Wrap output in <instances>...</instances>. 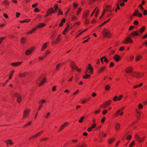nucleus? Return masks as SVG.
<instances>
[{
  "mask_svg": "<svg viewBox=\"0 0 147 147\" xmlns=\"http://www.w3.org/2000/svg\"><path fill=\"white\" fill-rule=\"evenodd\" d=\"M47 81L46 78L42 76L39 77L36 81V83L40 86L43 85Z\"/></svg>",
  "mask_w": 147,
  "mask_h": 147,
  "instance_id": "obj_1",
  "label": "nucleus"
},
{
  "mask_svg": "<svg viewBox=\"0 0 147 147\" xmlns=\"http://www.w3.org/2000/svg\"><path fill=\"white\" fill-rule=\"evenodd\" d=\"M144 73H138L136 71L132 72L130 74L131 76L137 78H141L144 76Z\"/></svg>",
  "mask_w": 147,
  "mask_h": 147,
  "instance_id": "obj_2",
  "label": "nucleus"
},
{
  "mask_svg": "<svg viewBox=\"0 0 147 147\" xmlns=\"http://www.w3.org/2000/svg\"><path fill=\"white\" fill-rule=\"evenodd\" d=\"M102 33L106 38H110L111 36V34L110 33V31L107 29L104 28L102 31Z\"/></svg>",
  "mask_w": 147,
  "mask_h": 147,
  "instance_id": "obj_3",
  "label": "nucleus"
},
{
  "mask_svg": "<svg viewBox=\"0 0 147 147\" xmlns=\"http://www.w3.org/2000/svg\"><path fill=\"white\" fill-rule=\"evenodd\" d=\"M134 136L135 139L139 143L144 142L146 138V137L145 136L140 138L138 134H135Z\"/></svg>",
  "mask_w": 147,
  "mask_h": 147,
  "instance_id": "obj_4",
  "label": "nucleus"
},
{
  "mask_svg": "<svg viewBox=\"0 0 147 147\" xmlns=\"http://www.w3.org/2000/svg\"><path fill=\"white\" fill-rule=\"evenodd\" d=\"M30 111V109H24L23 115L24 118H27L29 117V112Z\"/></svg>",
  "mask_w": 147,
  "mask_h": 147,
  "instance_id": "obj_5",
  "label": "nucleus"
},
{
  "mask_svg": "<svg viewBox=\"0 0 147 147\" xmlns=\"http://www.w3.org/2000/svg\"><path fill=\"white\" fill-rule=\"evenodd\" d=\"M88 67L86 69L85 71V74H87L88 73V70H89L90 71L88 73L90 74H92L93 73V68L90 65L88 64Z\"/></svg>",
  "mask_w": 147,
  "mask_h": 147,
  "instance_id": "obj_6",
  "label": "nucleus"
},
{
  "mask_svg": "<svg viewBox=\"0 0 147 147\" xmlns=\"http://www.w3.org/2000/svg\"><path fill=\"white\" fill-rule=\"evenodd\" d=\"M43 132V131H39L35 135L33 136L32 137H31L29 138V140L33 139L34 138H36L38 137L39 136H40Z\"/></svg>",
  "mask_w": 147,
  "mask_h": 147,
  "instance_id": "obj_7",
  "label": "nucleus"
},
{
  "mask_svg": "<svg viewBox=\"0 0 147 147\" xmlns=\"http://www.w3.org/2000/svg\"><path fill=\"white\" fill-rule=\"evenodd\" d=\"M68 124L67 122H65L64 124H62L59 127L58 131H62L65 127H67Z\"/></svg>",
  "mask_w": 147,
  "mask_h": 147,
  "instance_id": "obj_8",
  "label": "nucleus"
},
{
  "mask_svg": "<svg viewBox=\"0 0 147 147\" xmlns=\"http://www.w3.org/2000/svg\"><path fill=\"white\" fill-rule=\"evenodd\" d=\"M90 12L89 10H86L84 11V12L82 15V18L85 19H87L88 15Z\"/></svg>",
  "mask_w": 147,
  "mask_h": 147,
  "instance_id": "obj_9",
  "label": "nucleus"
},
{
  "mask_svg": "<svg viewBox=\"0 0 147 147\" xmlns=\"http://www.w3.org/2000/svg\"><path fill=\"white\" fill-rule=\"evenodd\" d=\"M111 100L105 102L104 104H102L100 106V107L102 108H104L107 106L111 104Z\"/></svg>",
  "mask_w": 147,
  "mask_h": 147,
  "instance_id": "obj_10",
  "label": "nucleus"
},
{
  "mask_svg": "<svg viewBox=\"0 0 147 147\" xmlns=\"http://www.w3.org/2000/svg\"><path fill=\"white\" fill-rule=\"evenodd\" d=\"M123 96L122 95H120L118 97L117 96H115L113 98V100L115 102L117 100L120 101L122 99Z\"/></svg>",
  "mask_w": 147,
  "mask_h": 147,
  "instance_id": "obj_11",
  "label": "nucleus"
},
{
  "mask_svg": "<svg viewBox=\"0 0 147 147\" xmlns=\"http://www.w3.org/2000/svg\"><path fill=\"white\" fill-rule=\"evenodd\" d=\"M22 62H17L12 63L11 64V65L14 67H18L22 63Z\"/></svg>",
  "mask_w": 147,
  "mask_h": 147,
  "instance_id": "obj_12",
  "label": "nucleus"
},
{
  "mask_svg": "<svg viewBox=\"0 0 147 147\" xmlns=\"http://www.w3.org/2000/svg\"><path fill=\"white\" fill-rule=\"evenodd\" d=\"M7 146H9V145H12L14 144L12 141L10 139H8L5 141Z\"/></svg>",
  "mask_w": 147,
  "mask_h": 147,
  "instance_id": "obj_13",
  "label": "nucleus"
},
{
  "mask_svg": "<svg viewBox=\"0 0 147 147\" xmlns=\"http://www.w3.org/2000/svg\"><path fill=\"white\" fill-rule=\"evenodd\" d=\"M70 66L71 67L72 70H74L77 67L75 64V63L73 61H71V62L70 64Z\"/></svg>",
  "mask_w": 147,
  "mask_h": 147,
  "instance_id": "obj_14",
  "label": "nucleus"
},
{
  "mask_svg": "<svg viewBox=\"0 0 147 147\" xmlns=\"http://www.w3.org/2000/svg\"><path fill=\"white\" fill-rule=\"evenodd\" d=\"M133 42V41L129 37H128L124 41V43H132Z\"/></svg>",
  "mask_w": 147,
  "mask_h": 147,
  "instance_id": "obj_15",
  "label": "nucleus"
},
{
  "mask_svg": "<svg viewBox=\"0 0 147 147\" xmlns=\"http://www.w3.org/2000/svg\"><path fill=\"white\" fill-rule=\"evenodd\" d=\"M96 126V123H93L88 129L87 130L89 132L91 131L92 129L94 128Z\"/></svg>",
  "mask_w": 147,
  "mask_h": 147,
  "instance_id": "obj_16",
  "label": "nucleus"
},
{
  "mask_svg": "<svg viewBox=\"0 0 147 147\" xmlns=\"http://www.w3.org/2000/svg\"><path fill=\"white\" fill-rule=\"evenodd\" d=\"M15 96L17 98V101L18 103L20 102L21 100V97L20 95L18 93H16L15 94Z\"/></svg>",
  "mask_w": 147,
  "mask_h": 147,
  "instance_id": "obj_17",
  "label": "nucleus"
},
{
  "mask_svg": "<svg viewBox=\"0 0 147 147\" xmlns=\"http://www.w3.org/2000/svg\"><path fill=\"white\" fill-rule=\"evenodd\" d=\"M121 126L120 124L118 122L116 123L115 124V129L117 131L119 130Z\"/></svg>",
  "mask_w": 147,
  "mask_h": 147,
  "instance_id": "obj_18",
  "label": "nucleus"
},
{
  "mask_svg": "<svg viewBox=\"0 0 147 147\" xmlns=\"http://www.w3.org/2000/svg\"><path fill=\"white\" fill-rule=\"evenodd\" d=\"M123 111H121L120 110H118L115 114V117H117L119 115L121 116L123 114Z\"/></svg>",
  "mask_w": 147,
  "mask_h": 147,
  "instance_id": "obj_19",
  "label": "nucleus"
},
{
  "mask_svg": "<svg viewBox=\"0 0 147 147\" xmlns=\"http://www.w3.org/2000/svg\"><path fill=\"white\" fill-rule=\"evenodd\" d=\"M133 68L131 67H129L126 69V72L127 73H130L133 70Z\"/></svg>",
  "mask_w": 147,
  "mask_h": 147,
  "instance_id": "obj_20",
  "label": "nucleus"
},
{
  "mask_svg": "<svg viewBox=\"0 0 147 147\" xmlns=\"http://www.w3.org/2000/svg\"><path fill=\"white\" fill-rule=\"evenodd\" d=\"M55 12V11L53 9L52 7H51L49 8L47 11V13H49L50 14L54 13Z\"/></svg>",
  "mask_w": 147,
  "mask_h": 147,
  "instance_id": "obj_21",
  "label": "nucleus"
},
{
  "mask_svg": "<svg viewBox=\"0 0 147 147\" xmlns=\"http://www.w3.org/2000/svg\"><path fill=\"white\" fill-rule=\"evenodd\" d=\"M113 58L116 62H118L119 61L120 57L119 55H115L113 57Z\"/></svg>",
  "mask_w": 147,
  "mask_h": 147,
  "instance_id": "obj_22",
  "label": "nucleus"
},
{
  "mask_svg": "<svg viewBox=\"0 0 147 147\" xmlns=\"http://www.w3.org/2000/svg\"><path fill=\"white\" fill-rule=\"evenodd\" d=\"M48 45V42H45L44 43L42 46L41 50L42 51L44 50L47 48Z\"/></svg>",
  "mask_w": 147,
  "mask_h": 147,
  "instance_id": "obj_23",
  "label": "nucleus"
},
{
  "mask_svg": "<svg viewBox=\"0 0 147 147\" xmlns=\"http://www.w3.org/2000/svg\"><path fill=\"white\" fill-rule=\"evenodd\" d=\"M106 68V67L105 66H103L100 68L98 70V73L100 74V73L102 72Z\"/></svg>",
  "mask_w": 147,
  "mask_h": 147,
  "instance_id": "obj_24",
  "label": "nucleus"
},
{
  "mask_svg": "<svg viewBox=\"0 0 147 147\" xmlns=\"http://www.w3.org/2000/svg\"><path fill=\"white\" fill-rule=\"evenodd\" d=\"M45 25L46 24H44L43 23H40L37 25L36 28H41L44 27Z\"/></svg>",
  "mask_w": 147,
  "mask_h": 147,
  "instance_id": "obj_25",
  "label": "nucleus"
},
{
  "mask_svg": "<svg viewBox=\"0 0 147 147\" xmlns=\"http://www.w3.org/2000/svg\"><path fill=\"white\" fill-rule=\"evenodd\" d=\"M21 42L23 44H24L26 42V38L22 37L21 39Z\"/></svg>",
  "mask_w": 147,
  "mask_h": 147,
  "instance_id": "obj_26",
  "label": "nucleus"
},
{
  "mask_svg": "<svg viewBox=\"0 0 147 147\" xmlns=\"http://www.w3.org/2000/svg\"><path fill=\"white\" fill-rule=\"evenodd\" d=\"M142 56L140 55H137L136 58L135 60L136 61H139L142 58Z\"/></svg>",
  "mask_w": 147,
  "mask_h": 147,
  "instance_id": "obj_27",
  "label": "nucleus"
},
{
  "mask_svg": "<svg viewBox=\"0 0 147 147\" xmlns=\"http://www.w3.org/2000/svg\"><path fill=\"white\" fill-rule=\"evenodd\" d=\"M27 75L26 72H24L23 73H20L18 74V76L20 78L24 77L26 76Z\"/></svg>",
  "mask_w": 147,
  "mask_h": 147,
  "instance_id": "obj_28",
  "label": "nucleus"
},
{
  "mask_svg": "<svg viewBox=\"0 0 147 147\" xmlns=\"http://www.w3.org/2000/svg\"><path fill=\"white\" fill-rule=\"evenodd\" d=\"M37 29V28H33L30 31H29V32L27 33L26 34L28 35V34H32Z\"/></svg>",
  "mask_w": 147,
  "mask_h": 147,
  "instance_id": "obj_29",
  "label": "nucleus"
},
{
  "mask_svg": "<svg viewBox=\"0 0 147 147\" xmlns=\"http://www.w3.org/2000/svg\"><path fill=\"white\" fill-rule=\"evenodd\" d=\"M131 34L134 36H138L139 34L138 31H134L131 32Z\"/></svg>",
  "mask_w": 147,
  "mask_h": 147,
  "instance_id": "obj_30",
  "label": "nucleus"
},
{
  "mask_svg": "<svg viewBox=\"0 0 147 147\" xmlns=\"http://www.w3.org/2000/svg\"><path fill=\"white\" fill-rule=\"evenodd\" d=\"M32 52H31V51L29 49H27L26 50V51L25 52V55H30Z\"/></svg>",
  "mask_w": 147,
  "mask_h": 147,
  "instance_id": "obj_31",
  "label": "nucleus"
},
{
  "mask_svg": "<svg viewBox=\"0 0 147 147\" xmlns=\"http://www.w3.org/2000/svg\"><path fill=\"white\" fill-rule=\"evenodd\" d=\"M69 26L68 25H67L66 27V28H65L64 31L62 33L63 34H65L66 32L68 30L69 28Z\"/></svg>",
  "mask_w": 147,
  "mask_h": 147,
  "instance_id": "obj_32",
  "label": "nucleus"
},
{
  "mask_svg": "<svg viewBox=\"0 0 147 147\" xmlns=\"http://www.w3.org/2000/svg\"><path fill=\"white\" fill-rule=\"evenodd\" d=\"M51 53V52L49 50H46L45 53L44 55V57H46L48 54H49Z\"/></svg>",
  "mask_w": 147,
  "mask_h": 147,
  "instance_id": "obj_33",
  "label": "nucleus"
},
{
  "mask_svg": "<svg viewBox=\"0 0 147 147\" xmlns=\"http://www.w3.org/2000/svg\"><path fill=\"white\" fill-rule=\"evenodd\" d=\"M14 72V70H12L10 72V73L9 74V79H10L12 77V75H13Z\"/></svg>",
  "mask_w": 147,
  "mask_h": 147,
  "instance_id": "obj_34",
  "label": "nucleus"
},
{
  "mask_svg": "<svg viewBox=\"0 0 147 147\" xmlns=\"http://www.w3.org/2000/svg\"><path fill=\"white\" fill-rule=\"evenodd\" d=\"M111 7L110 5H107L106 7L105 11H109L111 10Z\"/></svg>",
  "mask_w": 147,
  "mask_h": 147,
  "instance_id": "obj_35",
  "label": "nucleus"
},
{
  "mask_svg": "<svg viewBox=\"0 0 147 147\" xmlns=\"http://www.w3.org/2000/svg\"><path fill=\"white\" fill-rule=\"evenodd\" d=\"M136 113L137 114V117L138 119H140V116L141 115L140 111L138 110L136 111Z\"/></svg>",
  "mask_w": 147,
  "mask_h": 147,
  "instance_id": "obj_36",
  "label": "nucleus"
},
{
  "mask_svg": "<svg viewBox=\"0 0 147 147\" xmlns=\"http://www.w3.org/2000/svg\"><path fill=\"white\" fill-rule=\"evenodd\" d=\"M30 19H26L24 20H21L20 21V22L21 23H23L24 22H28L30 21Z\"/></svg>",
  "mask_w": 147,
  "mask_h": 147,
  "instance_id": "obj_37",
  "label": "nucleus"
},
{
  "mask_svg": "<svg viewBox=\"0 0 147 147\" xmlns=\"http://www.w3.org/2000/svg\"><path fill=\"white\" fill-rule=\"evenodd\" d=\"M145 27L144 26H143L141 28L140 30V31L141 33H143L145 30Z\"/></svg>",
  "mask_w": 147,
  "mask_h": 147,
  "instance_id": "obj_38",
  "label": "nucleus"
},
{
  "mask_svg": "<svg viewBox=\"0 0 147 147\" xmlns=\"http://www.w3.org/2000/svg\"><path fill=\"white\" fill-rule=\"evenodd\" d=\"M2 4H5L6 5H9V2L7 0H5L2 2Z\"/></svg>",
  "mask_w": 147,
  "mask_h": 147,
  "instance_id": "obj_39",
  "label": "nucleus"
},
{
  "mask_svg": "<svg viewBox=\"0 0 147 147\" xmlns=\"http://www.w3.org/2000/svg\"><path fill=\"white\" fill-rule=\"evenodd\" d=\"M90 76V75L88 74H86L85 75L83 76V78L84 79H87Z\"/></svg>",
  "mask_w": 147,
  "mask_h": 147,
  "instance_id": "obj_40",
  "label": "nucleus"
},
{
  "mask_svg": "<svg viewBox=\"0 0 147 147\" xmlns=\"http://www.w3.org/2000/svg\"><path fill=\"white\" fill-rule=\"evenodd\" d=\"M110 86L109 84L106 85L105 87V89L106 90H109L110 88Z\"/></svg>",
  "mask_w": 147,
  "mask_h": 147,
  "instance_id": "obj_41",
  "label": "nucleus"
},
{
  "mask_svg": "<svg viewBox=\"0 0 147 147\" xmlns=\"http://www.w3.org/2000/svg\"><path fill=\"white\" fill-rule=\"evenodd\" d=\"M82 10V9L81 8L79 7L78 9V11H77L76 12V15H78L81 12Z\"/></svg>",
  "mask_w": 147,
  "mask_h": 147,
  "instance_id": "obj_42",
  "label": "nucleus"
},
{
  "mask_svg": "<svg viewBox=\"0 0 147 147\" xmlns=\"http://www.w3.org/2000/svg\"><path fill=\"white\" fill-rule=\"evenodd\" d=\"M115 140L114 138L108 140V142L109 144H110L113 143Z\"/></svg>",
  "mask_w": 147,
  "mask_h": 147,
  "instance_id": "obj_43",
  "label": "nucleus"
},
{
  "mask_svg": "<svg viewBox=\"0 0 147 147\" xmlns=\"http://www.w3.org/2000/svg\"><path fill=\"white\" fill-rule=\"evenodd\" d=\"M32 123L31 121H29L24 126V127H26L29 125H30Z\"/></svg>",
  "mask_w": 147,
  "mask_h": 147,
  "instance_id": "obj_44",
  "label": "nucleus"
},
{
  "mask_svg": "<svg viewBox=\"0 0 147 147\" xmlns=\"http://www.w3.org/2000/svg\"><path fill=\"white\" fill-rule=\"evenodd\" d=\"M78 19L75 16H72L71 17V20L72 21H74V20H76Z\"/></svg>",
  "mask_w": 147,
  "mask_h": 147,
  "instance_id": "obj_45",
  "label": "nucleus"
},
{
  "mask_svg": "<svg viewBox=\"0 0 147 147\" xmlns=\"http://www.w3.org/2000/svg\"><path fill=\"white\" fill-rule=\"evenodd\" d=\"M60 63H59L55 67V69L56 70L58 71L59 70V68L60 67Z\"/></svg>",
  "mask_w": 147,
  "mask_h": 147,
  "instance_id": "obj_46",
  "label": "nucleus"
},
{
  "mask_svg": "<svg viewBox=\"0 0 147 147\" xmlns=\"http://www.w3.org/2000/svg\"><path fill=\"white\" fill-rule=\"evenodd\" d=\"M110 20V19H109L108 20L106 21L105 22H104L101 25H100L99 26V27H101L102 26H103V25H104L106 23H107V22H108Z\"/></svg>",
  "mask_w": 147,
  "mask_h": 147,
  "instance_id": "obj_47",
  "label": "nucleus"
},
{
  "mask_svg": "<svg viewBox=\"0 0 147 147\" xmlns=\"http://www.w3.org/2000/svg\"><path fill=\"white\" fill-rule=\"evenodd\" d=\"M139 10H136L134 13L133 15L134 16H137L138 14V13L139 12Z\"/></svg>",
  "mask_w": 147,
  "mask_h": 147,
  "instance_id": "obj_48",
  "label": "nucleus"
},
{
  "mask_svg": "<svg viewBox=\"0 0 147 147\" xmlns=\"http://www.w3.org/2000/svg\"><path fill=\"white\" fill-rule=\"evenodd\" d=\"M84 118V117L82 116V117H81L80 118V119L79 120L78 122L80 123H81L82 122Z\"/></svg>",
  "mask_w": 147,
  "mask_h": 147,
  "instance_id": "obj_49",
  "label": "nucleus"
},
{
  "mask_svg": "<svg viewBox=\"0 0 147 147\" xmlns=\"http://www.w3.org/2000/svg\"><path fill=\"white\" fill-rule=\"evenodd\" d=\"M49 138L47 137H45L43 138L41 140V141H46L48 140H49Z\"/></svg>",
  "mask_w": 147,
  "mask_h": 147,
  "instance_id": "obj_50",
  "label": "nucleus"
},
{
  "mask_svg": "<svg viewBox=\"0 0 147 147\" xmlns=\"http://www.w3.org/2000/svg\"><path fill=\"white\" fill-rule=\"evenodd\" d=\"M105 12V9L104 8L101 16L99 18V19H101L102 18V17L104 16Z\"/></svg>",
  "mask_w": 147,
  "mask_h": 147,
  "instance_id": "obj_51",
  "label": "nucleus"
},
{
  "mask_svg": "<svg viewBox=\"0 0 147 147\" xmlns=\"http://www.w3.org/2000/svg\"><path fill=\"white\" fill-rule=\"evenodd\" d=\"M105 12V9L104 8L101 16L99 18V19H101L102 18V17L104 16Z\"/></svg>",
  "mask_w": 147,
  "mask_h": 147,
  "instance_id": "obj_52",
  "label": "nucleus"
},
{
  "mask_svg": "<svg viewBox=\"0 0 147 147\" xmlns=\"http://www.w3.org/2000/svg\"><path fill=\"white\" fill-rule=\"evenodd\" d=\"M54 7L55 9V12H57V8H58V5L57 4H56L54 6Z\"/></svg>",
  "mask_w": 147,
  "mask_h": 147,
  "instance_id": "obj_53",
  "label": "nucleus"
},
{
  "mask_svg": "<svg viewBox=\"0 0 147 147\" xmlns=\"http://www.w3.org/2000/svg\"><path fill=\"white\" fill-rule=\"evenodd\" d=\"M5 38V37H1L0 38V44H1L3 40Z\"/></svg>",
  "mask_w": 147,
  "mask_h": 147,
  "instance_id": "obj_54",
  "label": "nucleus"
},
{
  "mask_svg": "<svg viewBox=\"0 0 147 147\" xmlns=\"http://www.w3.org/2000/svg\"><path fill=\"white\" fill-rule=\"evenodd\" d=\"M106 119V118L105 117H103L101 120V122L102 123H104L105 120Z\"/></svg>",
  "mask_w": 147,
  "mask_h": 147,
  "instance_id": "obj_55",
  "label": "nucleus"
},
{
  "mask_svg": "<svg viewBox=\"0 0 147 147\" xmlns=\"http://www.w3.org/2000/svg\"><path fill=\"white\" fill-rule=\"evenodd\" d=\"M97 9V8H96L90 14V16L92 17L93 15V14H94V13H95V12L96 11Z\"/></svg>",
  "mask_w": 147,
  "mask_h": 147,
  "instance_id": "obj_56",
  "label": "nucleus"
},
{
  "mask_svg": "<svg viewBox=\"0 0 147 147\" xmlns=\"http://www.w3.org/2000/svg\"><path fill=\"white\" fill-rule=\"evenodd\" d=\"M90 23V22L87 19H85V24H88Z\"/></svg>",
  "mask_w": 147,
  "mask_h": 147,
  "instance_id": "obj_57",
  "label": "nucleus"
},
{
  "mask_svg": "<svg viewBox=\"0 0 147 147\" xmlns=\"http://www.w3.org/2000/svg\"><path fill=\"white\" fill-rule=\"evenodd\" d=\"M143 107V105L141 104H139L138 106V108L139 109H142Z\"/></svg>",
  "mask_w": 147,
  "mask_h": 147,
  "instance_id": "obj_58",
  "label": "nucleus"
},
{
  "mask_svg": "<svg viewBox=\"0 0 147 147\" xmlns=\"http://www.w3.org/2000/svg\"><path fill=\"white\" fill-rule=\"evenodd\" d=\"M138 7L142 10V11L144 10V9L143 7L142 4L138 6Z\"/></svg>",
  "mask_w": 147,
  "mask_h": 147,
  "instance_id": "obj_59",
  "label": "nucleus"
},
{
  "mask_svg": "<svg viewBox=\"0 0 147 147\" xmlns=\"http://www.w3.org/2000/svg\"><path fill=\"white\" fill-rule=\"evenodd\" d=\"M107 111L106 109H104L102 111V114L103 115H105L107 113Z\"/></svg>",
  "mask_w": 147,
  "mask_h": 147,
  "instance_id": "obj_60",
  "label": "nucleus"
},
{
  "mask_svg": "<svg viewBox=\"0 0 147 147\" xmlns=\"http://www.w3.org/2000/svg\"><path fill=\"white\" fill-rule=\"evenodd\" d=\"M134 27H135L134 26H130L129 29V31L132 30Z\"/></svg>",
  "mask_w": 147,
  "mask_h": 147,
  "instance_id": "obj_61",
  "label": "nucleus"
},
{
  "mask_svg": "<svg viewBox=\"0 0 147 147\" xmlns=\"http://www.w3.org/2000/svg\"><path fill=\"white\" fill-rule=\"evenodd\" d=\"M38 5V3H36L35 4H33L32 5V7L33 8H34L36 7Z\"/></svg>",
  "mask_w": 147,
  "mask_h": 147,
  "instance_id": "obj_62",
  "label": "nucleus"
},
{
  "mask_svg": "<svg viewBox=\"0 0 147 147\" xmlns=\"http://www.w3.org/2000/svg\"><path fill=\"white\" fill-rule=\"evenodd\" d=\"M135 142L133 141L130 144L129 147H132L134 144Z\"/></svg>",
  "mask_w": 147,
  "mask_h": 147,
  "instance_id": "obj_63",
  "label": "nucleus"
},
{
  "mask_svg": "<svg viewBox=\"0 0 147 147\" xmlns=\"http://www.w3.org/2000/svg\"><path fill=\"white\" fill-rule=\"evenodd\" d=\"M56 90V86H54L52 88V91L53 92L55 91Z\"/></svg>",
  "mask_w": 147,
  "mask_h": 147,
  "instance_id": "obj_64",
  "label": "nucleus"
}]
</instances>
